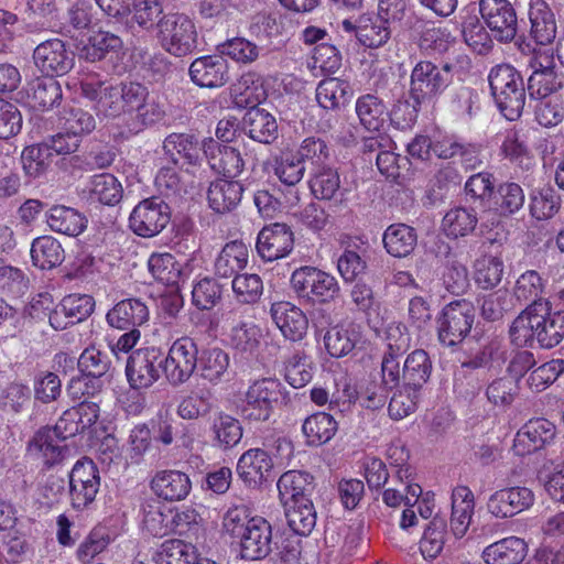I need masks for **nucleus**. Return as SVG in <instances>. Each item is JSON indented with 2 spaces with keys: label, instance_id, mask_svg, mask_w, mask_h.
<instances>
[{
  "label": "nucleus",
  "instance_id": "29",
  "mask_svg": "<svg viewBox=\"0 0 564 564\" xmlns=\"http://www.w3.org/2000/svg\"><path fill=\"white\" fill-rule=\"evenodd\" d=\"M475 509L473 491L466 486H457L452 494L451 530L456 538H463L470 525Z\"/></svg>",
  "mask_w": 564,
  "mask_h": 564
},
{
  "label": "nucleus",
  "instance_id": "40",
  "mask_svg": "<svg viewBox=\"0 0 564 564\" xmlns=\"http://www.w3.org/2000/svg\"><path fill=\"white\" fill-rule=\"evenodd\" d=\"M274 174L279 181L290 187L288 203L296 205L300 202V193L295 186L305 174V166L296 155L285 154L275 160Z\"/></svg>",
  "mask_w": 564,
  "mask_h": 564
},
{
  "label": "nucleus",
  "instance_id": "54",
  "mask_svg": "<svg viewBox=\"0 0 564 564\" xmlns=\"http://www.w3.org/2000/svg\"><path fill=\"white\" fill-rule=\"evenodd\" d=\"M431 370L432 364L429 355L422 349L412 351L406 357L403 368L405 386L420 389L430 379Z\"/></svg>",
  "mask_w": 564,
  "mask_h": 564
},
{
  "label": "nucleus",
  "instance_id": "58",
  "mask_svg": "<svg viewBox=\"0 0 564 564\" xmlns=\"http://www.w3.org/2000/svg\"><path fill=\"white\" fill-rule=\"evenodd\" d=\"M356 399H358L361 405L367 409L381 408L386 402L384 389L375 382H370L366 387L361 388L360 392H357L345 382L343 395L333 394L332 401L336 403L352 402Z\"/></svg>",
  "mask_w": 564,
  "mask_h": 564
},
{
  "label": "nucleus",
  "instance_id": "5",
  "mask_svg": "<svg viewBox=\"0 0 564 564\" xmlns=\"http://www.w3.org/2000/svg\"><path fill=\"white\" fill-rule=\"evenodd\" d=\"M161 47L174 56H185L197 46V31L192 19L183 13H169L158 23Z\"/></svg>",
  "mask_w": 564,
  "mask_h": 564
},
{
  "label": "nucleus",
  "instance_id": "39",
  "mask_svg": "<svg viewBox=\"0 0 564 564\" xmlns=\"http://www.w3.org/2000/svg\"><path fill=\"white\" fill-rule=\"evenodd\" d=\"M48 227L58 234L78 236L86 228L85 217L72 207L55 205L46 214Z\"/></svg>",
  "mask_w": 564,
  "mask_h": 564
},
{
  "label": "nucleus",
  "instance_id": "45",
  "mask_svg": "<svg viewBox=\"0 0 564 564\" xmlns=\"http://www.w3.org/2000/svg\"><path fill=\"white\" fill-rule=\"evenodd\" d=\"M148 268L158 282L167 286H177L184 278L182 264L167 252L151 254Z\"/></svg>",
  "mask_w": 564,
  "mask_h": 564
},
{
  "label": "nucleus",
  "instance_id": "57",
  "mask_svg": "<svg viewBox=\"0 0 564 564\" xmlns=\"http://www.w3.org/2000/svg\"><path fill=\"white\" fill-rule=\"evenodd\" d=\"M234 102L240 108L257 107L265 99V91L262 84L252 74L241 76L231 88Z\"/></svg>",
  "mask_w": 564,
  "mask_h": 564
},
{
  "label": "nucleus",
  "instance_id": "38",
  "mask_svg": "<svg viewBox=\"0 0 564 564\" xmlns=\"http://www.w3.org/2000/svg\"><path fill=\"white\" fill-rule=\"evenodd\" d=\"M197 546L182 539L162 542L152 555L154 564H191L197 558Z\"/></svg>",
  "mask_w": 564,
  "mask_h": 564
},
{
  "label": "nucleus",
  "instance_id": "22",
  "mask_svg": "<svg viewBox=\"0 0 564 564\" xmlns=\"http://www.w3.org/2000/svg\"><path fill=\"white\" fill-rule=\"evenodd\" d=\"M224 321L230 326L227 334L229 345L238 352L253 355L262 343L263 334L259 325L250 321H238L236 324L237 312L228 311L224 315Z\"/></svg>",
  "mask_w": 564,
  "mask_h": 564
},
{
  "label": "nucleus",
  "instance_id": "6",
  "mask_svg": "<svg viewBox=\"0 0 564 564\" xmlns=\"http://www.w3.org/2000/svg\"><path fill=\"white\" fill-rule=\"evenodd\" d=\"M530 329L534 330L536 343L552 348L564 338V310L552 313L549 301H534L527 306Z\"/></svg>",
  "mask_w": 564,
  "mask_h": 564
},
{
  "label": "nucleus",
  "instance_id": "53",
  "mask_svg": "<svg viewBox=\"0 0 564 564\" xmlns=\"http://www.w3.org/2000/svg\"><path fill=\"white\" fill-rule=\"evenodd\" d=\"M214 444L223 449L232 448L242 437L240 422L229 414H218L212 425Z\"/></svg>",
  "mask_w": 564,
  "mask_h": 564
},
{
  "label": "nucleus",
  "instance_id": "37",
  "mask_svg": "<svg viewBox=\"0 0 564 564\" xmlns=\"http://www.w3.org/2000/svg\"><path fill=\"white\" fill-rule=\"evenodd\" d=\"M529 19L531 33L540 44L551 43L556 35L554 14L544 0H530Z\"/></svg>",
  "mask_w": 564,
  "mask_h": 564
},
{
  "label": "nucleus",
  "instance_id": "30",
  "mask_svg": "<svg viewBox=\"0 0 564 564\" xmlns=\"http://www.w3.org/2000/svg\"><path fill=\"white\" fill-rule=\"evenodd\" d=\"M62 96L59 83L52 76H44L30 83L26 102L34 110L45 111L59 104Z\"/></svg>",
  "mask_w": 564,
  "mask_h": 564
},
{
  "label": "nucleus",
  "instance_id": "48",
  "mask_svg": "<svg viewBox=\"0 0 564 564\" xmlns=\"http://www.w3.org/2000/svg\"><path fill=\"white\" fill-rule=\"evenodd\" d=\"M198 362L199 376L210 384H218L228 375L229 355L220 348L205 350Z\"/></svg>",
  "mask_w": 564,
  "mask_h": 564
},
{
  "label": "nucleus",
  "instance_id": "24",
  "mask_svg": "<svg viewBox=\"0 0 564 564\" xmlns=\"http://www.w3.org/2000/svg\"><path fill=\"white\" fill-rule=\"evenodd\" d=\"M189 76L199 87H221L228 80V64L220 55L202 56L192 62Z\"/></svg>",
  "mask_w": 564,
  "mask_h": 564
},
{
  "label": "nucleus",
  "instance_id": "35",
  "mask_svg": "<svg viewBox=\"0 0 564 564\" xmlns=\"http://www.w3.org/2000/svg\"><path fill=\"white\" fill-rule=\"evenodd\" d=\"M360 338L361 334L357 325L352 323L338 324L326 332L324 345L332 357L340 358L348 355Z\"/></svg>",
  "mask_w": 564,
  "mask_h": 564
},
{
  "label": "nucleus",
  "instance_id": "16",
  "mask_svg": "<svg viewBox=\"0 0 564 564\" xmlns=\"http://www.w3.org/2000/svg\"><path fill=\"white\" fill-rule=\"evenodd\" d=\"M480 14L499 41H511L517 34V15L508 0H480Z\"/></svg>",
  "mask_w": 564,
  "mask_h": 564
},
{
  "label": "nucleus",
  "instance_id": "36",
  "mask_svg": "<svg viewBox=\"0 0 564 564\" xmlns=\"http://www.w3.org/2000/svg\"><path fill=\"white\" fill-rule=\"evenodd\" d=\"M350 84L338 77H329L319 82L316 87V100L318 105L328 110L339 109L346 106L352 98Z\"/></svg>",
  "mask_w": 564,
  "mask_h": 564
},
{
  "label": "nucleus",
  "instance_id": "8",
  "mask_svg": "<svg viewBox=\"0 0 564 564\" xmlns=\"http://www.w3.org/2000/svg\"><path fill=\"white\" fill-rule=\"evenodd\" d=\"M475 317L473 305L467 301L447 304L438 319V338L447 345L460 343L470 332Z\"/></svg>",
  "mask_w": 564,
  "mask_h": 564
},
{
  "label": "nucleus",
  "instance_id": "20",
  "mask_svg": "<svg viewBox=\"0 0 564 564\" xmlns=\"http://www.w3.org/2000/svg\"><path fill=\"white\" fill-rule=\"evenodd\" d=\"M276 464H280L276 460ZM275 462L262 448H250L238 459L237 474L249 487H258L265 482L272 474Z\"/></svg>",
  "mask_w": 564,
  "mask_h": 564
},
{
  "label": "nucleus",
  "instance_id": "27",
  "mask_svg": "<svg viewBox=\"0 0 564 564\" xmlns=\"http://www.w3.org/2000/svg\"><path fill=\"white\" fill-rule=\"evenodd\" d=\"M106 318L111 327L129 329L143 325L149 318V310L140 300L127 299L117 303Z\"/></svg>",
  "mask_w": 564,
  "mask_h": 564
},
{
  "label": "nucleus",
  "instance_id": "60",
  "mask_svg": "<svg viewBox=\"0 0 564 564\" xmlns=\"http://www.w3.org/2000/svg\"><path fill=\"white\" fill-rule=\"evenodd\" d=\"M563 372L564 360L552 359L536 368L533 367L525 378V384L530 391L539 393L553 384Z\"/></svg>",
  "mask_w": 564,
  "mask_h": 564
},
{
  "label": "nucleus",
  "instance_id": "41",
  "mask_svg": "<svg viewBox=\"0 0 564 564\" xmlns=\"http://www.w3.org/2000/svg\"><path fill=\"white\" fill-rule=\"evenodd\" d=\"M478 224L477 213L473 208H451L442 219V230L449 239H458L474 232Z\"/></svg>",
  "mask_w": 564,
  "mask_h": 564
},
{
  "label": "nucleus",
  "instance_id": "52",
  "mask_svg": "<svg viewBox=\"0 0 564 564\" xmlns=\"http://www.w3.org/2000/svg\"><path fill=\"white\" fill-rule=\"evenodd\" d=\"M33 264L42 270L52 269L64 260V250L61 243L51 236L39 237L31 246Z\"/></svg>",
  "mask_w": 564,
  "mask_h": 564
},
{
  "label": "nucleus",
  "instance_id": "62",
  "mask_svg": "<svg viewBox=\"0 0 564 564\" xmlns=\"http://www.w3.org/2000/svg\"><path fill=\"white\" fill-rule=\"evenodd\" d=\"M52 158L51 148L46 143L25 148L21 155L25 174L33 178L40 177L48 170Z\"/></svg>",
  "mask_w": 564,
  "mask_h": 564
},
{
  "label": "nucleus",
  "instance_id": "43",
  "mask_svg": "<svg viewBox=\"0 0 564 564\" xmlns=\"http://www.w3.org/2000/svg\"><path fill=\"white\" fill-rule=\"evenodd\" d=\"M383 245L388 253L402 258L409 256L415 248L417 235L404 224L390 225L383 234Z\"/></svg>",
  "mask_w": 564,
  "mask_h": 564
},
{
  "label": "nucleus",
  "instance_id": "2",
  "mask_svg": "<svg viewBox=\"0 0 564 564\" xmlns=\"http://www.w3.org/2000/svg\"><path fill=\"white\" fill-rule=\"evenodd\" d=\"M491 95L503 117L518 119L525 105V90L520 73L511 65L495 66L488 76Z\"/></svg>",
  "mask_w": 564,
  "mask_h": 564
},
{
  "label": "nucleus",
  "instance_id": "50",
  "mask_svg": "<svg viewBox=\"0 0 564 564\" xmlns=\"http://www.w3.org/2000/svg\"><path fill=\"white\" fill-rule=\"evenodd\" d=\"M66 86L74 95L93 102V107L107 87L98 73L84 69L68 77Z\"/></svg>",
  "mask_w": 564,
  "mask_h": 564
},
{
  "label": "nucleus",
  "instance_id": "63",
  "mask_svg": "<svg viewBox=\"0 0 564 564\" xmlns=\"http://www.w3.org/2000/svg\"><path fill=\"white\" fill-rule=\"evenodd\" d=\"M110 543L111 538L108 531L102 527H95L79 543L76 550V558L82 564H90Z\"/></svg>",
  "mask_w": 564,
  "mask_h": 564
},
{
  "label": "nucleus",
  "instance_id": "13",
  "mask_svg": "<svg viewBox=\"0 0 564 564\" xmlns=\"http://www.w3.org/2000/svg\"><path fill=\"white\" fill-rule=\"evenodd\" d=\"M35 66L45 76H61L68 73L75 62L74 54L66 48L65 43L59 39H52L40 43L34 52Z\"/></svg>",
  "mask_w": 564,
  "mask_h": 564
},
{
  "label": "nucleus",
  "instance_id": "26",
  "mask_svg": "<svg viewBox=\"0 0 564 564\" xmlns=\"http://www.w3.org/2000/svg\"><path fill=\"white\" fill-rule=\"evenodd\" d=\"M527 555V543L518 536H507L482 550L486 564H519Z\"/></svg>",
  "mask_w": 564,
  "mask_h": 564
},
{
  "label": "nucleus",
  "instance_id": "10",
  "mask_svg": "<svg viewBox=\"0 0 564 564\" xmlns=\"http://www.w3.org/2000/svg\"><path fill=\"white\" fill-rule=\"evenodd\" d=\"M170 221L169 206L156 197L141 200L131 212L129 226L140 237H154Z\"/></svg>",
  "mask_w": 564,
  "mask_h": 564
},
{
  "label": "nucleus",
  "instance_id": "49",
  "mask_svg": "<svg viewBox=\"0 0 564 564\" xmlns=\"http://www.w3.org/2000/svg\"><path fill=\"white\" fill-rule=\"evenodd\" d=\"M563 76L556 73L552 66H542L535 68L529 77L528 89L532 98H547L553 95H560L558 90L563 87Z\"/></svg>",
  "mask_w": 564,
  "mask_h": 564
},
{
  "label": "nucleus",
  "instance_id": "34",
  "mask_svg": "<svg viewBox=\"0 0 564 564\" xmlns=\"http://www.w3.org/2000/svg\"><path fill=\"white\" fill-rule=\"evenodd\" d=\"M312 476L304 471L289 470L278 480L279 497L283 506L310 499Z\"/></svg>",
  "mask_w": 564,
  "mask_h": 564
},
{
  "label": "nucleus",
  "instance_id": "55",
  "mask_svg": "<svg viewBox=\"0 0 564 564\" xmlns=\"http://www.w3.org/2000/svg\"><path fill=\"white\" fill-rule=\"evenodd\" d=\"M288 524L299 535H307L316 524V512L311 499L284 506Z\"/></svg>",
  "mask_w": 564,
  "mask_h": 564
},
{
  "label": "nucleus",
  "instance_id": "25",
  "mask_svg": "<svg viewBox=\"0 0 564 564\" xmlns=\"http://www.w3.org/2000/svg\"><path fill=\"white\" fill-rule=\"evenodd\" d=\"M243 191L238 181L217 178L208 187V205L215 213H229L240 204Z\"/></svg>",
  "mask_w": 564,
  "mask_h": 564
},
{
  "label": "nucleus",
  "instance_id": "47",
  "mask_svg": "<svg viewBox=\"0 0 564 564\" xmlns=\"http://www.w3.org/2000/svg\"><path fill=\"white\" fill-rule=\"evenodd\" d=\"M338 429L335 419L325 412H317L306 417L302 431L306 442L313 446H319L330 441Z\"/></svg>",
  "mask_w": 564,
  "mask_h": 564
},
{
  "label": "nucleus",
  "instance_id": "15",
  "mask_svg": "<svg viewBox=\"0 0 564 564\" xmlns=\"http://www.w3.org/2000/svg\"><path fill=\"white\" fill-rule=\"evenodd\" d=\"M62 441L54 429L43 426L29 440L26 455L47 468L58 465L67 452L66 446L61 444Z\"/></svg>",
  "mask_w": 564,
  "mask_h": 564
},
{
  "label": "nucleus",
  "instance_id": "19",
  "mask_svg": "<svg viewBox=\"0 0 564 564\" xmlns=\"http://www.w3.org/2000/svg\"><path fill=\"white\" fill-rule=\"evenodd\" d=\"M270 315L285 339L302 340L308 329L306 314L289 301H278L271 304Z\"/></svg>",
  "mask_w": 564,
  "mask_h": 564
},
{
  "label": "nucleus",
  "instance_id": "23",
  "mask_svg": "<svg viewBox=\"0 0 564 564\" xmlns=\"http://www.w3.org/2000/svg\"><path fill=\"white\" fill-rule=\"evenodd\" d=\"M76 48L80 58L88 62H98L110 52H117L122 41L113 33L99 29H87L80 37L76 36Z\"/></svg>",
  "mask_w": 564,
  "mask_h": 564
},
{
  "label": "nucleus",
  "instance_id": "9",
  "mask_svg": "<svg viewBox=\"0 0 564 564\" xmlns=\"http://www.w3.org/2000/svg\"><path fill=\"white\" fill-rule=\"evenodd\" d=\"M197 345L189 337L176 339L163 361V371L170 383L186 382L197 367Z\"/></svg>",
  "mask_w": 564,
  "mask_h": 564
},
{
  "label": "nucleus",
  "instance_id": "7",
  "mask_svg": "<svg viewBox=\"0 0 564 564\" xmlns=\"http://www.w3.org/2000/svg\"><path fill=\"white\" fill-rule=\"evenodd\" d=\"M69 501L75 510L88 508L100 488V474L97 465L87 457L77 460L68 475Z\"/></svg>",
  "mask_w": 564,
  "mask_h": 564
},
{
  "label": "nucleus",
  "instance_id": "32",
  "mask_svg": "<svg viewBox=\"0 0 564 564\" xmlns=\"http://www.w3.org/2000/svg\"><path fill=\"white\" fill-rule=\"evenodd\" d=\"M249 260V249L242 241H230L226 243L214 264L215 274L219 278L228 279L238 275L243 270Z\"/></svg>",
  "mask_w": 564,
  "mask_h": 564
},
{
  "label": "nucleus",
  "instance_id": "51",
  "mask_svg": "<svg viewBox=\"0 0 564 564\" xmlns=\"http://www.w3.org/2000/svg\"><path fill=\"white\" fill-rule=\"evenodd\" d=\"M503 272V260L499 256L482 254L474 263V280L482 290L496 288L501 282Z\"/></svg>",
  "mask_w": 564,
  "mask_h": 564
},
{
  "label": "nucleus",
  "instance_id": "3",
  "mask_svg": "<svg viewBox=\"0 0 564 564\" xmlns=\"http://www.w3.org/2000/svg\"><path fill=\"white\" fill-rule=\"evenodd\" d=\"M290 283L299 297L312 304H328L335 302L340 295L337 279L312 265H303L294 270Z\"/></svg>",
  "mask_w": 564,
  "mask_h": 564
},
{
  "label": "nucleus",
  "instance_id": "4",
  "mask_svg": "<svg viewBox=\"0 0 564 564\" xmlns=\"http://www.w3.org/2000/svg\"><path fill=\"white\" fill-rule=\"evenodd\" d=\"M282 383L274 378H260L250 382L237 402V410L248 421L269 420L275 404L281 400Z\"/></svg>",
  "mask_w": 564,
  "mask_h": 564
},
{
  "label": "nucleus",
  "instance_id": "46",
  "mask_svg": "<svg viewBox=\"0 0 564 564\" xmlns=\"http://www.w3.org/2000/svg\"><path fill=\"white\" fill-rule=\"evenodd\" d=\"M87 191L90 199L109 206L118 204L123 194L121 183L110 173H100L91 176L87 184Z\"/></svg>",
  "mask_w": 564,
  "mask_h": 564
},
{
  "label": "nucleus",
  "instance_id": "12",
  "mask_svg": "<svg viewBox=\"0 0 564 564\" xmlns=\"http://www.w3.org/2000/svg\"><path fill=\"white\" fill-rule=\"evenodd\" d=\"M449 66L440 69L429 61H420L411 73V93L416 100L432 98L449 84Z\"/></svg>",
  "mask_w": 564,
  "mask_h": 564
},
{
  "label": "nucleus",
  "instance_id": "31",
  "mask_svg": "<svg viewBox=\"0 0 564 564\" xmlns=\"http://www.w3.org/2000/svg\"><path fill=\"white\" fill-rule=\"evenodd\" d=\"M500 154L512 164L529 170L535 164L525 134L516 128L508 129L502 134Z\"/></svg>",
  "mask_w": 564,
  "mask_h": 564
},
{
  "label": "nucleus",
  "instance_id": "56",
  "mask_svg": "<svg viewBox=\"0 0 564 564\" xmlns=\"http://www.w3.org/2000/svg\"><path fill=\"white\" fill-rule=\"evenodd\" d=\"M165 153L174 163H196L199 155V148L193 137L183 133L170 134L163 142Z\"/></svg>",
  "mask_w": 564,
  "mask_h": 564
},
{
  "label": "nucleus",
  "instance_id": "59",
  "mask_svg": "<svg viewBox=\"0 0 564 564\" xmlns=\"http://www.w3.org/2000/svg\"><path fill=\"white\" fill-rule=\"evenodd\" d=\"M560 207L561 198L551 187L534 189L530 194L529 210L536 220L551 219Z\"/></svg>",
  "mask_w": 564,
  "mask_h": 564
},
{
  "label": "nucleus",
  "instance_id": "18",
  "mask_svg": "<svg viewBox=\"0 0 564 564\" xmlns=\"http://www.w3.org/2000/svg\"><path fill=\"white\" fill-rule=\"evenodd\" d=\"M293 232L285 224L274 223L264 226L258 234L256 249L264 261L286 257L293 249Z\"/></svg>",
  "mask_w": 564,
  "mask_h": 564
},
{
  "label": "nucleus",
  "instance_id": "28",
  "mask_svg": "<svg viewBox=\"0 0 564 564\" xmlns=\"http://www.w3.org/2000/svg\"><path fill=\"white\" fill-rule=\"evenodd\" d=\"M246 133L254 141L270 144L278 138L275 118L265 109L251 107L242 119Z\"/></svg>",
  "mask_w": 564,
  "mask_h": 564
},
{
  "label": "nucleus",
  "instance_id": "61",
  "mask_svg": "<svg viewBox=\"0 0 564 564\" xmlns=\"http://www.w3.org/2000/svg\"><path fill=\"white\" fill-rule=\"evenodd\" d=\"M310 188L317 199L332 200L340 188V177L332 167H318L311 176Z\"/></svg>",
  "mask_w": 564,
  "mask_h": 564
},
{
  "label": "nucleus",
  "instance_id": "44",
  "mask_svg": "<svg viewBox=\"0 0 564 564\" xmlns=\"http://www.w3.org/2000/svg\"><path fill=\"white\" fill-rule=\"evenodd\" d=\"M391 37V29L387 22L373 14L359 15L358 41L367 48L382 47Z\"/></svg>",
  "mask_w": 564,
  "mask_h": 564
},
{
  "label": "nucleus",
  "instance_id": "1",
  "mask_svg": "<svg viewBox=\"0 0 564 564\" xmlns=\"http://www.w3.org/2000/svg\"><path fill=\"white\" fill-rule=\"evenodd\" d=\"M223 533L239 543L240 554L246 560H260L271 552L272 528L260 516H252L243 505L229 508L221 522Z\"/></svg>",
  "mask_w": 564,
  "mask_h": 564
},
{
  "label": "nucleus",
  "instance_id": "11",
  "mask_svg": "<svg viewBox=\"0 0 564 564\" xmlns=\"http://www.w3.org/2000/svg\"><path fill=\"white\" fill-rule=\"evenodd\" d=\"M533 491L523 486L496 490L487 501V511L496 519L511 518L528 510L534 503Z\"/></svg>",
  "mask_w": 564,
  "mask_h": 564
},
{
  "label": "nucleus",
  "instance_id": "17",
  "mask_svg": "<svg viewBox=\"0 0 564 564\" xmlns=\"http://www.w3.org/2000/svg\"><path fill=\"white\" fill-rule=\"evenodd\" d=\"M556 435V426L549 420L539 417L527 422L516 434L512 449L519 456L535 453L551 444Z\"/></svg>",
  "mask_w": 564,
  "mask_h": 564
},
{
  "label": "nucleus",
  "instance_id": "14",
  "mask_svg": "<svg viewBox=\"0 0 564 564\" xmlns=\"http://www.w3.org/2000/svg\"><path fill=\"white\" fill-rule=\"evenodd\" d=\"M160 354L155 348L138 349L130 355L126 376L134 390L147 389L160 378Z\"/></svg>",
  "mask_w": 564,
  "mask_h": 564
},
{
  "label": "nucleus",
  "instance_id": "42",
  "mask_svg": "<svg viewBox=\"0 0 564 564\" xmlns=\"http://www.w3.org/2000/svg\"><path fill=\"white\" fill-rule=\"evenodd\" d=\"M212 153L210 166L223 173L225 176H238L245 167L240 152L231 147H220L214 140L206 144L205 153Z\"/></svg>",
  "mask_w": 564,
  "mask_h": 564
},
{
  "label": "nucleus",
  "instance_id": "33",
  "mask_svg": "<svg viewBox=\"0 0 564 564\" xmlns=\"http://www.w3.org/2000/svg\"><path fill=\"white\" fill-rule=\"evenodd\" d=\"M356 113L360 124L369 132H381L387 126V106L375 95L360 96L356 101Z\"/></svg>",
  "mask_w": 564,
  "mask_h": 564
},
{
  "label": "nucleus",
  "instance_id": "64",
  "mask_svg": "<svg viewBox=\"0 0 564 564\" xmlns=\"http://www.w3.org/2000/svg\"><path fill=\"white\" fill-rule=\"evenodd\" d=\"M535 121L544 127L552 128L564 120V101L561 95L547 98H538L534 105Z\"/></svg>",
  "mask_w": 564,
  "mask_h": 564
},
{
  "label": "nucleus",
  "instance_id": "21",
  "mask_svg": "<svg viewBox=\"0 0 564 564\" xmlns=\"http://www.w3.org/2000/svg\"><path fill=\"white\" fill-rule=\"evenodd\" d=\"M152 492L161 500L178 502L185 500L192 491L189 476L176 469L158 470L150 480Z\"/></svg>",
  "mask_w": 564,
  "mask_h": 564
}]
</instances>
